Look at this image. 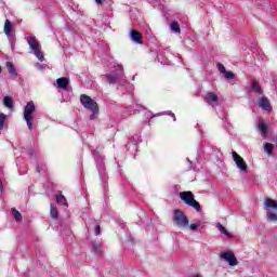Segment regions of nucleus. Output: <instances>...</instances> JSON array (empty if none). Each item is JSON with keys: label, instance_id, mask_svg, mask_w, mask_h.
Wrapping results in <instances>:
<instances>
[{"label": "nucleus", "instance_id": "obj_1", "mask_svg": "<svg viewBox=\"0 0 277 277\" xmlns=\"http://www.w3.org/2000/svg\"><path fill=\"white\" fill-rule=\"evenodd\" d=\"M80 103L84 107V109H88L92 113L90 116V120H95L96 116H98V103H96L92 97L82 94L80 96Z\"/></svg>", "mask_w": 277, "mask_h": 277}, {"label": "nucleus", "instance_id": "obj_2", "mask_svg": "<svg viewBox=\"0 0 277 277\" xmlns=\"http://www.w3.org/2000/svg\"><path fill=\"white\" fill-rule=\"evenodd\" d=\"M34 111H36V104L30 101L24 108V120L26 121V124L30 131L34 129Z\"/></svg>", "mask_w": 277, "mask_h": 277}, {"label": "nucleus", "instance_id": "obj_3", "mask_svg": "<svg viewBox=\"0 0 277 277\" xmlns=\"http://www.w3.org/2000/svg\"><path fill=\"white\" fill-rule=\"evenodd\" d=\"M27 42L31 49V51H34L35 56L39 60V62H44V53H42V48L40 47V42L38 41V39H36V37H27Z\"/></svg>", "mask_w": 277, "mask_h": 277}, {"label": "nucleus", "instance_id": "obj_4", "mask_svg": "<svg viewBox=\"0 0 277 277\" xmlns=\"http://www.w3.org/2000/svg\"><path fill=\"white\" fill-rule=\"evenodd\" d=\"M180 198L185 202V205H188V207H193V209H196L198 212L202 211L200 203L194 199V193L182 192L180 193Z\"/></svg>", "mask_w": 277, "mask_h": 277}, {"label": "nucleus", "instance_id": "obj_5", "mask_svg": "<svg viewBox=\"0 0 277 277\" xmlns=\"http://www.w3.org/2000/svg\"><path fill=\"white\" fill-rule=\"evenodd\" d=\"M173 223L180 228H187L189 226V219H187V215L183 211L174 210Z\"/></svg>", "mask_w": 277, "mask_h": 277}, {"label": "nucleus", "instance_id": "obj_6", "mask_svg": "<svg viewBox=\"0 0 277 277\" xmlns=\"http://www.w3.org/2000/svg\"><path fill=\"white\" fill-rule=\"evenodd\" d=\"M232 157L240 172H248V163H246V160L237 151L232 153Z\"/></svg>", "mask_w": 277, "mask_h": 277}, {"label": "nucleus", "instance_id": "obj_7", "mask_svg": "<svg viewBox=\"0 0 277 277\" xmlns=\"http://www.w3.org/2000/svg\"><path fill=\"white\" fill-rule=\"evenodd\" d=\"M221 259L226 261L228 263V265H230L232 267H235V265H238V263H239L237 261V258H235V253H233V251L221 252Z\"/></svg>", "mask_w": 277, "mask_h": 277}, {"label": "nucleus", "instance_id": "obj_8", "mask_svg": "<svg viewBox=\"0 0 277 277\" xmlns=\"http://www.w3.org/2000/svg\"><path fill=\"white\" fill-rule=\"evenodd\" d=\"M264 207L267 212L277 211V202L272 198L265 199Z\"/></svg>", "mask_w": 277, "mask_h": 277}, {"label": "nucleus", "instance_id": "obj_9", "mask_svg": "<svg viewBox=\"0 0 277 277\" xmlns=\"http://www.w3.org/2000/svg\"><path fill=\"white\" fill-rule=\"evenodd\" d=\"M130 38L133 42H136V44H142L144 37L142 36V34L135 29H132L130 31Z\"/></svg>", "mask_w": 277, "mask_h": 277}, {"label": "nucleus", "instance_id": "obj_10", "mask_svg": "<svg viewBox=\"0 0 277 277\" xmlns=\"http://www.w3.org/2000/svg\"><path fill=\"white\" fill-rule=\"evenodd\" d=\"M258 104L261 109H264L265 111H272V104L267 97L260 98Z\"/></svg>", "mask_w": 277, "mask_h": 277}, {"label": "nucleus", "instance_id": "obj_11", "mask_svg": "<svg viewBox=\"0 0 277 277\" xmlns=\"http://www.w3.org/2000/svg\"><path fill=\"white\" fill-rule=\"evenodd\" d=\"M217 101H220V98L217 97V94H215L213 92L207 93L206 102H208L209 105H213V103H217Z\"/></svg>", "mask_w": 277, "mask_h": 277}, {"label": "nucleus", "instance_id": "obj_12", "mask_svg": "<svg viewBox=\"0 0 277 277\" xmlns=\"http://www.w3.org/2000/svg\"><path fill=\"white\" fill-rule=\"evenodd\" d=\"M56 84L61 90H66L68 88V78L62 77L56 80Z\"/></svg>", "mask_w": 277, "mask_h": 277}, {"label": "nucleus", "instance_id": "obj_13", "mask_svg": "<svg viewBox=\"0 0 277 277\" xmlns=\"http://www.w3.org/2000/svg\"><path fill=\"white\" fill-rule=\"evenodd\" d=\"M258 129L263 137H265V135H267V124H265V122L260 121Z\"/></svg>", "mask_w": 277, "mask_h": 277}, {"label": "nucleus", "instance_id": "obj_14", "mask_svg": "<svg viewBox=\"0 0 277 277\" xmlns=\"http://www.w3.org/2000/svg\"><path fill=\"white\" fill-rule=\"evenodd\" d=\"M4 34L6 36H12V23H10V19H6L4 23Z\"/></svg>", "mask_w": 277, "mask_h": 277}, {"label": "nucleus", "instance_id": "obj_15", "mask_svg": "<svg viewBox=\"0 0 277 277\" xmlns=\"http://www.w3.org/2000/svg\"><path fill=\"white\" fill-rule=\"evenodd\" d=\"M3 104L5 107H8L9 109H12V107H14V102L12 101V97L10 96H5L3 98Z\"/></svg>", "mask_w": 277, "mask_h": 277}, {"label": "nucleus", "instance_id": "obj_16", "mask_svg": "<svg viewBox=\"0 0 277 277\" xmlns=\"http://www.w3.org/2000/svg\"><path fill=\"white\" fill-rule=\"evenodd\" d=\"M216 228H219L220 233H222V235H225V237H233V235L226 230V227H224V225L217 224Z\"/></svg>", "mask_w": 277, "mask_h": 277}, {"label": "nucleus", "instance_id": "obj_17", "mask_svg": "<svg viewBox=\"0 0 277 277\" xmlns=\"http://www.w3.org/2000/svg\"><path fill=\"white\" fill-rule=\"evenodd\" d=\"M11 212H12L13 217L16 220V222H21V220H23V215L15 208H12Z\"/></svg>", "mask_w": 277, "mask_h": 277}, {"label": "nucleus", "instance_id": "obj_18", "mask_svg": "<svg viewBox=\"0 0 277 277\" xmlns=\"http://www.w3.org/2000/svg\"><path fill=\"white\" fill-rule=\"evenodd\" d=\"M171 31H174L175 34H181V26H179V22H173L170 25Z\"/></svg>", "mask_w": 277, "mask_h": 277}, {"label": "nucleus", "instance_id": "obj_19", "mask_svg": "<svg viewBox=\"0 0 277 277\" xmlns=\"http://www.w3.org/2000/svg\"><path fill=\"white\" fill-rule=\"evenodd\" d=\"M56 202L58 205H65V206L68 205V202L66 201V197H64V195L62 194L56 195Z\"/></svg>", "mask_w": 277, "mask_h": 277}, {"label": "nucleus", "instance_id": "obj_20", "mask_svg": "<svg viewBox=\"0 0 277 277\" xmlns=\"http://www.w3.org/2000/svg\"><path fill=\"white\" fill-rule=\"evenodd\" d=\"M251 88L252 90H254V92H258L259 94H263V90L261 89V85H259V83L252 82Z\"/></svg>", "mask_w": 277, "mask_h": 277}, {"label": "nucleus", "instance_id": "obj_21", "mask_svg": "<svg viewBox=\"0 0 277 277\" xmlns=\"http://www.w3.org/2000/svg\"><path fill=\"white\" fill-rule=\"evenodd\" d=\"M6 68L10 75H16V69L14 68V65L12 63H6Z\"/></svg>", "mask_w": 277, "mask_h": 277}, {"label": "nucleus", "instance_id": "obj_22", "mask_svg": "<svg viewBox=\"0 0 277 277\" xmlns=\"http://www.w3.org/2000/svg\"><path fill=\"white\" fill-rule=\"evenodd\" d=\"M264 150L268 153V155H272V151L274 150V146L271 143H266L264 145Z\"/></svg>", "mask_w": 277, "mask_h": 277}, {"label": "nucleus", "instance_id": "obj_23", "mask_svg": "<svg viewBox=\"0 0 277 277\" xmlns=\"http://www.w3.org/2000/svg\"><path fill=\"white\" fill-rule=\"evenodd\" d=\"M8 117L5 116V114L0 113V129H3V126L5 124V119Z\"/></svg>", "mask_w": 277, "mask_h": 277}, {"label": "nucleus", "instance_id": "obj_24", "mask_svg": "<svg viewBox=\"0 0 277 277\" xmlns=\"http://www.w3.org/2000/svg\"><path fill=\"white\" fill-rule=\"evenodd\" d=\"M58 212H57V208H53L51 207V217H53V220H57L58 216Z\"/></svg>", "mask_w": 277, "mask_h": 277}, {"label": "nucleus", "instance_id": "obj_25", "mask_svg": "<svg viewBox=\"0 0 277 277\" xmlns=\"http://www.w3.org/2000/svg\"><path fill=\"white\" fill-rule=\"evenodd\" d=\"M267 217L271 222H276L277 221V214L276 213L267 212Z\"/></svg>", "mask_w": 277, "mask_h": 277}, {"label": "nucleus", "instance_id": "obj_26", "mask_svg": "<svg viewBox=\"0 0 277 277\" xmlns=\"http://www.w3.org/2000/svg\"><path fill=\"white\" fill-rule=\"evenodd\" d=\"M225 79H235V74L232 71H225L224 74Z\"/></svg>", "mask_w": 277, "mask_h": 277}, {"label": "nucleus", "instance_id": "obj_27", "mask_svg": "<svg viewBox=\"0 0 277 277\" xmlns=\"http://www.w3.org/2000/svg\"><path fill=\"white\" fill-rule=\"evenodd\" d=\"M217 69H219L220 72H222V75H224V72H226V67H224V66L222 65V63H219V64H217Z\"/></svg>", "mask_w": 277, "mask_h": 277}, {"label": "nucleus", "instance_id": "obj_28", "mask_svg": "<svg viewBox=\"0 0 277 277\" xmlns=\"http://www.w3.org/2000/svg\"><path fill=\"white\" fill-rule=\"evenodd\" d=\"M107 79H108L109 83H114V81H116V79H118V76L108 75Z\"/></svg>", "mask_w": 277, "mask_h": 277}, {"label": "nucleus", "instance_id": "obj_29", "mask_svg": "<svg viewBox=\"0 0 277 277\" xmlns=\"http://www.w3.org/2000/svg\"><path fill=\"white\" fill-rule=\"evenodd\" d=\"M189 228L190 230H196V228H198V224L193 223L189 225Z\"/></svg>", "mask_w": 277, "mask_h": 277}, {"label": "nucleus", "instance_id": "obj_30", "mask_svg": "<svg viewBox=\"0 0 277 277\" xmlns=\"http://www.w3.org/2000/svg\"><path fill=\"white\" fill-rule=\"evenodd\" d=\"M95 235H101V226L95 227Z\"/></svg>", "mask_w": 277, "mask_h": 277}, {"label": "nucleus", "instance_id": "obj_31", "mask_svg": "<svg viewBox=\"0 0 277 277\" xmlns=\"http://www.w3.org/2000/svg\"><path fill=\"white\" fill-rule=\"evenodd\" d=\"M122 65H118V72H119V75H122Z\"/></svg>", "mask_w": 277, "mask_h": 277}, {"label": "nucleus", "instance_id": "obj_32", "mask_svg": "<svg viewBox=\"0 0 277 277\" xmlns=\"http://www.w3.org/2000/svg\"><path fill=\"white\" fill-rule=\"evenodd\" d=\"M95 3H97L98 5H101V3H103V0H95Z\"/></svg>", "mask_w": 277, "mask_h": 277}, {"label": "nucleus", "instance_id": "obj_33", "mask_svg": "<svg viewBox=\"0 0 277 277\" xmlns=\"http://www.w3.org/2000/svg\"><path fill=\"white\" fill-rule=\"evenodd\" d=\"M192 277H201L200 275L196 274V275H193Z\"/></svg>", "mask_w": 277, "mask_h": 277}, {"label": "nucleus", "instance_id": "obj_34", "mask_svg": "<svg viewBox=\"0 0 277 277\" xmlns=\"http://www.w3.org/2000/svg\"><path fill=\"white\" fill-rule=\"evenodd\" d=\"M1 70H2V68H1V66H0V72H1Z\"/></svg>", "mask_w": 277, "mask_h": 277}]
</instances>
